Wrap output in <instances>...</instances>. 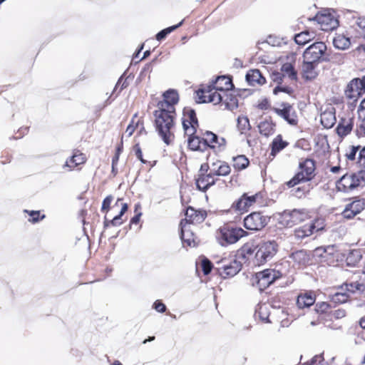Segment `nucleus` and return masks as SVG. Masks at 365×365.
<instances>
[{
    "label": "nucleus",
    "mask_w": 365,
    "mask_h": 365,
    "mask_svg": "<svg viewBox=\"0 0 365 365\" xmlns=\"http://www.w3.org/2000/svg\"><path fill=\"white\" fill-rule=\"evenodd\" d=\"M314 302V295L312 292H309L299 295L297 299V304L299 308L303 309L312 306Z\"/></svg>",
    "instance_id": "obj_28"
},
{
    "label": "nucleus",
    "mask_w": 365,
    "mask_h": 365,
    "mask_svg": "<svg viewBox=\"0 0 365 365\" xmlns=\"http://www.w3.org/2000/svg\"><path fill=\"white\" fill-rule=\"evenodd\" d=\"M347 99L356 102L365 95V76L353 78L347 84L344 91Z\"/></svg>",
    "instance_id": "obj_9"
},
{
    "label": "nucleus",
    "mask_w": 365,
    "mask_h": 365,
    "mask_svg": "<svg viewBox=\"0 0 365 365\" xmlns=\"http://www.w3.org/2000/svg\"><path fill=\"white\" fill-rule=\"evenodd\" d=\"M195 183L199 190L206 191L215 183V179L210 172L207 174L200 173Z\"/></svg>",
    "instance_id": "obj_22"
},
{
    "label": "nucleus",
    "mask_w": 365,
    "mask_h": 365,
    "mask_svg": "<svg viewBox=\"0 0 365 365\" xmlns=\"http://www.w3.org/2000/svg\"><path fill=\"white\" fill-rule=\"evenodd\" d=\"M314 20L320 24L321 29L323 31H331L339 26L338 20L329 9L318 13Z\"/></svg>",
    "instance_id": "obj_13"
},
{
    "label": "nucleus",
    "mask_w": 365,
    "mask_h": 365,
    "mask_svg": "<svg viewBox=\"0 0 365 365\" xmlns=\"http://www.w3.org/2000/svg\"><path fill=\"white\" fill-rule=\"evenodd\" d=\"M237 128L241 133L250 128L249 119L246 116H239L237 118Z\"/></svg>",
    "instance_id": "obj_45"
},
{
    "label": "nucleus",
    "mask_w": 365,
    "mask_h": 365,
    "mask_svg": "<svg viewBox=\"0 0 365 365\" xmlns=\"http://www.w3.org/2000/svg\"><path fill=\"white\" fill-rule=\"evenodd\" d=\"M274 113L285 120L289 124L296 125L298 118L292 106L288 103H282L279 108H274Z\"/></svg>",
    "instance_id": "obj_14"
},
{
    "label": "nucleus",
    "mask_w": 365,
    "mask_h": 365,
    "mask_svg": "<svg viewBox=\"0 0 365 365\" xmlns=\"http://www.w3.org/2000/svg\"><path fill=\"white\" fill-rule=\"evenodd\" d=\"M165 110L159 108L154 112L155 123L156 130L163 140L169 145L174 138L173 128L174 127V119L175 117V108Z\"/></svg>",
    "instance_id": "obj_1"
},
{
    "label": "nucleus",
    "mask_w": 365,
    "mask_h": 365,
    "mask_svg": "<svg viewBox=\"0 0 365 365\" xmlns=\"http://www.w3.org/2000/svg\"><path fill=\"white\" fill-rule=\"evenodd\" d=\"M246 80L250 86L263 85L266 80L257 69L250 70L246 75Z\"/></svg>",
    "instance_id": "obj_27"
},
{
    "label": "nucleus",
    "mask_w": 365,
    "mask_h": 365,
    "mask_svg": "<svg viewBox=\"0 0 365 365\" xmlns=\"http://www.w3.org/2000/svg\"><path fill=\"white\" fill-rule=\"evenodd\" d=\"M281 277L279 272L272 269H267L256 274L252 280L253 284L262 291L272 284L276 279Z\"/></svg>",
    "instance_id": "obj_10"
},
{
    "label": "nucleus",
    "mask_w": 365,
    "mask_h": 365,
    "mask_svg": "<svg viewBox=\"0 0 365 365\" xmlns=\"http://www.w3.org/2000/svg\"><path fill=\"white\" fill-rule=\"evenodd\" d=\"M339 190L349 192L365 187V170L344 175L336 182Z\"/></svg>",
    "instance_id": "obj_2"
},
{
    "label": "nucleus",
    "mask_w": 365,
    "mask_h": 365,
    "mask_svg": "<svg viewBox=\"0 0 365 365\" xmlns=\"http://www.w3.org/2000/svg\"><path fill=\"white\" fill-rule=\"evenodd\" d=\"M222 103L225 104V108L229 110H233L238 106V101L236 96L226 92L225 97Z\"/></svg>",
    "instance_id": "obj_39"
},
{
    "label": "nucleus",
    "mask_w": 365,
    "mask_h": 365,
    "mask_svg": "<svg viewBox=\"0 0 365 365\" xmlns=\"http://www.w3.org/2000/svg\"><path fill=\"white\" fill-rule=\"evenodd\" d=\"M356 162L360 166L365 168V147H361Z\"/></svg>",
    "instance_id": "obj_56"
},
{
    "label": "nucleus",
    "mask_w": 365,
    "mask_h": 365,
    "mask_svg": "<svg viewBox=\"0 0 365 365\" xmlns=\"http://www.w3.org/2000/svg\"><path fill=\"white\" fill-rule=\"evenodd\" d=\"M164 100L158 103L159 108H165V110H169L170 107L172 108H175V106L178 103L179 97L178 93L175 90H168L163 94Z\"/></svg>",
    "instance_id": "obj_17"
},
{
    "label": "nucleus",
    "mask_w": 365,
    "mask_h": 365,
    "mask_svg": "<svg viewBox=\"0 0 365 365\" xmlns=\"http://www.w3.org/2000/svg\"><path fill=\"white\" fill-rule=\"evenodd\" d=\"M134 150H135V155L136 157L143 163H145V161L143 160V155H142V151H141V149L139 147L138 145H135V147H134Z\"/></svg>",
    "instance_id": "obj_63"
},
{
    "label": "nucleus",
    "mask_w": 365,
    "mask_h": 365,
    "mask_svg": "<svg viewBox=\"0 0 365 365\" xmlns=\"http://www.w3.org/2000/svg\"><path fill=\"white\" fill-rule=\"evenodd\" d=\"M202 269L205 274H208L212 269V265L210 261L207 259H204L201 262Z\"/></svg>",
    "instance_id": "obj_54"
},
{
    "label": "nucleus",
    "mask_w": 365,
    "mask_h": 365,
    "mask_svg": "<svg viewBox=\"0 0 365 365\" xmlns=\"http://www.w3.org/2000/svg\"><path fill=\"white\" fill-rule=\"evenodd\" d=\"M365 209V201L364 200H354L345 205L341 215L344 219L351 220L361 213Z\"/></svg>",
    "instance_id": "obj_15"
},
{
    "label": "nucleus",
    "mask_w": 365,
    "mask_h": 365,
    "mask_svg": "<svg viewBox=\"0 0 365 365\" xmlns=\"http://www.w3.org/2000/svg\"><path fill=\"white\" fill-rule=\"evenodd\" d=\"M361 146L360 145H352L351 146L349 150H347L346 153V156L348 160H356V156L358 155L359 150H360Z\"/></svg>",
    "instance_id": "obj_48"
},
{
    "label": "nucleus",
    "mask_w": 365,
    "mask_h": 365,
    "mask_svg": "<svg viewBox=\"0 0 365 365\" xmlns=\"http://www.w3.org/2000/svg\"><path fill=\"white\" fill-rule=\"evenodd\" d=\"M287 145V143L282 140L280 135H277L272 141V152H279Z\"/></svg>",
    "instance_id": "obj_44"
},
{
    "label": "nucleus",
    "mask_w": 365,
    "mask_h": 365,
    "mask_svg": "<svg viewBox=\"0 0 365 365\" xmlns=\"http://www.w3.org/2000/svg\"><path fill=\"white\" fill-rule=\"evenodd\" d=\"M318 63L312 61H304L302 66V73L304 78L307 80H312L315 78L317 75V67Z\"/></svg>",
    "instance_id": "obj_25"
},
{
    "label": "nucleus",
    "mask_w": 365,
    "mask_h": 365,
    "mask_svg": "<svg viewBox=\"0 0 365 365\" xmlns=\"http://www.w3.org/2000/svg\"><path fill=\"white\" fill-rule=\"evenodd\" d=\"M180 225L181 228L180 237L182 241L184 243H187L189 246H195L197 245L195 241L196 237L192 232V225L187 222H184V220H181Z\"/></svg>",
    "instance_id": "obj_16"
},
{
    "label": "nucleus",
    "mask_w": 365,
    "mask_h": 365,
    "mask_svg": "<svg viewBox=\"0 0 365 365\" xmlns=\"http://www.w3.org/2000/svg\"><path fill=\"white\" fill-rule=\"evenodd\" d=\"M112 200H113V197L111 195L107 196L103 200V203H102V207H101V210L103 212H104V211L107 212L109 210Z\"/></svg>",
    "instance_id": "obj_59"
},
{
    "label": "nucleus",
    "mask_w": 365,
    "mask_h": 365,
    "mask_svg": "<svg viewBox=\"0 0 365 365\" xmlns=\"http://www.w3.org/2000/svg\"><path fill=\"white\" fill-rule=\"evenodd\" d=\"M322 360V356L320 355H316L314 356L310 361L304 362V364L305 365H315L317 361L321 363Z\"/></svg>",
    "instance_id": "obj_62"
},
{
    "label": "nucleus",
    "mask_w": 365,
    "mask_h": 365,
    "mask_svg": "<svg viewBox=\"0 0 365 365\" xmlns=\"http://www.w3.org/2000/svg\"><path fill=\"white\" fill-rule=\"evenodd\" d=\"M309 226L314 233V232L322 230L324 229V224L322 220L317 219L315 220L314 222L309 223Z\"/></svg>",
    "instance_id": "obj_49"
},
{
    "label": "nucleus",
    "mask_w": 365,
    "mask_h": 365,
    "mask_svg": "<svg viewBox=\"0 0 365 365\" xmlns=\"http://www.w3.org/2000/svg\"><path fill=\"white\" fill-rule=\"evenodd\" d=\"M309 217V213L305 209H294L292 211L285 210L280 215L279 223L284 227H292Z\"/></svg>",
    "instance_id": "obj_6"
},
{
    "label": "nucleus",
    "mask_w": 365,
    "mask_h": 365,
    "mask_svg": "<svg viewBox=\"0 0 365 365\" xmlns=\"http://www.w3.org/2000/svg\"><path fill=\"white\" fill-rule=\"evenodd\" d=\"M357 113L359 119L365 121V97L361 100Z\"/></svg>",
    "instance_id": "obj_53"
},
{
    "label": "nucleus",
    "mask_w": 365,
    "mask_h": 365,
    "mask_svg": "<svg viewBox=\"0 0 365 365\" xmlns=\"http://www.w3.org/2000/svg\"><path fill=\"white\" fill-rule=\"evenodd\" d=\"M348 298L349 295L346 293L344 294L339 292H336L333 297L334 301L339 303L346 302Z\"/></svg>",
    "instance_id": "obj_55"
},
{
    "label": "nucleus",
    "mask_w": 365,
    "mask_h": 365,
    "mask_svg": "<svg viewBox=\"0 0 365 365\" xmlns=\"http://www.w3.org/2000/svg\"><path fill=\"white\" fill-rule=\"evenodd\" d=\"M86 156L83 153L76 151L73 153L69 160L66 163V166L69 167L71 170L76 166L83 164L86 162Z\"/></svg>",
    "instance_id": "obj_30"
},
{
    "label": "nucleus",
    "mask_w": 365,
    "mask_h": 365,
    "mask_svg": "<svg viewBox=\"0 0 365 365\" xmlns=\"http://www.w3.org/2000/svg\"><path fill=\"white\" fill-rule=\"evenodd\" d=\"M267 306L266 304L260 305L258 309V315L261 320L264 322H269L268 315H267L266 311Z\"/></svg>",
    "instance_id": "obj_50"
},
{
    "label": "nucleus",
    "mask_w": 365,
    "mask_h": 365,
    "mask_svg": "<svg viewBox=\"0 0 365 365\" xmlns=\"http://www.w3.org/2000/svg\"><path fill=\"white\" fill-rule=\"evenodd\" d=\"M361 120V123L359 125L358 129L356 130L358 135H365V121L363 120Z\"/></svg>",
    "instance_id": "obj_64"
},
{
    "label": "nucleus",
    "mask_w": 365,
    "mask_h": 365,
    "mask_svg": "<svg viewBox=\"0 0 365 365\" xmlns=\"http://www.w3.org/2000/svg\"><path fill=\"white\" fill-rule=\"evenodd\" d=\"M300 171L287 182L289 187L312 180L314 177L315 163L312 159H306L299 163Z\"/></svg>",
    "instance_id": "obj_3"
},
{
    "label": "nucleus",
    "mask_w": 365,
    "mask_h": 365,
    "mask_svg": "<svg viewBox=\"0 0 365 365\" xmlns=\"http://www.w3.org/2000/svg\"><path fill=\"white\" fill-rule=\"evenodd\" d=\"M187 144L189 148L192 150L203 151L204 150H205V142L203 141V138H201L197 135L188 138Z\"/></svg>",
    "instance_id": "obj_31"
},
{
    "label": "nucleus",
    "mask_w": 365,
    "mask_h": 365,
    "mask_svg": "<svg viewBox=\"0 0 365 365\" xmlns=\"http://www.w3.org/2000/svg\"><path fill=\"white\" fill-rule=\"evenodd\" d=\"M291 259L298 266L304 265L308 262V256L304 250H299L292 253L290 256Z\"/></svg>",
    "instance_id": "obj_33"
},
{
    "label": "nucleus",
    "mask_w": 365,
    "mask_h": 365,
    "mask_svg": "<svg viewBox=\"0 0 365 365\" xmlns=\"http://www.w3.org/2000/svg\"><path fill=\"white\" fill-rule=\"evenodd\" d=\"M319 251H323V253L325 254L327 257L328 255H333L335 251V247L334 245L328 246L326 247H319L315 249L314 252L318 253Z\"/></svg>",
    "instance_id": "obj_51"
},
{
    "label": "nucleus",
    "mask_w": 365,
    "mask_h": 365,
    "mask_svg": "<svg viewBox=\"0 0 365 365\" xmlns=\"http://www.w3.org/2000/svg\"><path fill=\"white\" fill-rule=\"evenodd\" d=\"M232 161L234 168L238 170L246 168L250 163L249 160L243 155L234 157L232 158Z\"/></svg>",
    "instance_id": "obj_37"
},
{
    "label": "nucleus",
    "mask_w": 365,
    "mask_h": 365,
    "mask_svg": "<svg viewBox=\"0 0 365 365\" xmlns=\"http://www.w3.org/2000/svg\"><path fill=\"white\" fill-rule=\"evenodd\" d=\"M274 127L275 125L269 119H265L261 121L258 125L259 133L266 137L274 133Z\"/></svg>",
    "instance_id": "obj_29"
},
{
    "label": "nucleus",
    "mask_w": 365,
    "mask_h": 365,
    "mask_svg": "<svg viewBox=\"0 0 365 365\" xmlns=\"http://www.w3.org/2000/svg\"><path fill=\"white\" fill-rule=\"evenodd\" d=\"M259 198H261L259 193H256L250 196L247 195V194H244L236 202L235 207L240 211L247 210L250 207L253 205Z\"/></svg>",
    "instance_id": "obj_19"
},
{
    "label": "nucleus",
    "mask_w": 365,
    "mask_h": 365,
    "mask_svg": "<svg viewBox=\"0 0 365 365\" xmlns=\"http://www.w3.org/2000/svg\"><path fill=\"white\" fill-rule=\"evenodd\" d=\"M182 127L185 130V133L186 135L188 136V138L194 137L195 133H196V129L198 126V125H193L190 123H187V121H182Z\"/></svg>",
    "instance_id": "obj_47"
},
{
    "label": "nucleus",
    "mask_w": 365,
    "mask_h": 365,
    "mask_svg": "<svg viewBox=\"0 0 365 365\" xmlns=\"http://www.w3.org/2000/svg\"><path fill=\"white\" fill-rule=\"evenodd\" d=\"M310 190V186H302L299 187L296 189L294 195L297 197H302L303 195H304L306 193H308Z\"/></svg>",
    "instance_id": "obj_58"
},
{
    "label": "nucleus",
    "mask_w": 365,
    "mask_h": 365,
    "mask_svg": "<svg viewBox=\"0 0 365 365\" xmlns=\"http://www.w3.org/2000/svg\"><path fill=\"white\" fill-rule=\"evenodd\" d=\"M210 85L224 94H226V92H228L233 87L232 79L225 76L217 77Z\"/></svg>",
    "instance_id": "obj_24"
},
{
    "label": "nucleus",
    "mask_w": 365,
    "mask_h": 365,
    "mask_svg": "<svg viewBox=\"0 0 365 365\" xmlns=\"http://www.w3.org/2000/svg\"><path fill=\"white\" fill-rule=\"evenodd\" d=\"M333 44L338 49L345 50L350 46L351 42L349 38L339 34L334 38Z\"/></svg>",
    "instance_id": "obj_32"
},
{
    "label": "nucleus",
    "mask_w": 365,
    "mask_h": 365,
    "mask_svg": "<svg viewBox=\"0 0 365 365\" xmlns=\"http://www.w3.org/2000/svg\"><path fill=\"white\" fill-rule=\"evenodd\" d=\"M329 309V304L327 302H319L316 304L315 310L318 313L326 312Z\"/></svg>",
    "instance_id": "obj_57"
},
{
    "label": "nucleus",
    "mask_w": 365,
    "mask_h": 365,
    "mask_svg": "<svg viewBox=\"0 0 365 365\" xmlns=\"http://www.w3.org/2000/svg\"><path fill=\"white\" fill-rule=\"evenodd\" d=\"M269 222L267 217L261 212H255L244 219V227L249 230L258 231L264 227Z\"/></svg>",
    "instance_id": "obj_12"
},
{
    "label": "nucleus",
    "mask_w": 365,
    "mask_h": 365,
    "mask_svg": "<svg viewBox=\"0 0 365 365\" xmlns=\"http://www.w3.org/2000/svg\"><path fill=\"white\" fill-rule=\"evenodd\" d=\"M320 121L325 128H331L336 123L335 108L332 106L325 109L320 115Z\"/></svg>",
    "instance_id": "obj_21"
},
{
    "label": "nucleus",
    "mask_w": 365,
    "mask_h": 365,
    "mask_svg": "<svg viewBox=\"0 0 365 365\" xmlns=\"http://www.w3.org/2000/svg\"><path fill=\"white\" fill-rule=\"evenodd\" d=\"M242 264L235 256L223 258L217 262V269L219 274L223 278L232 277L236 275L241 269Z\"/></svg>",
    "instance_id": "obj_4"
},
{
    "label": "nucleus",
    "mask_w": 365,
    "mask_h": 365,
    "mask_svg": "<svg viewBox=\"0 0 365 365\" xmlns=\"http://www.w3.org/2000/svg\"><path fill=\"white\" fill-rule=\"evenodd\" d=\"M247 232L240 227L233 226H224L221 227L217 234V238L222 246L234 244L240 238L245 236Z\"/></svg>",
    "instance_id": "obj_5"
},
{
    "label": "nucleus",
    "mask_w": 365,
    "mask_h": 365,
    "mask_svg": "<svg viewBox=\"0 0 365 365\" xmlns=\"http://www.w3.org/2000/svg\"><path fill=\"white\" fill-rule=\"evenodd\" d=\"M154 308L158 312H164L166 309V307H165V305L160 302V301H156L155 303H154Z\"/></svg>",
    "instance_id": "obj_60"
},
{
    "label": "nucleus",
    "mask_w": 365,
    "mask_h": 365,
    "mask_svg": "<svg viewBox=\"0 0 365 365\" xmlns=\"http://www.w3.org/2000/svg\"><path fill=\"white\" fill-rule=\"evenodd\" d=\"M183 21H180L178 24L170 26L168 28H166L162 31H160L157 35H156V39L158 41H161L164 39L168 34L171 33L172 31H175L176 29L180 27L182 24Z\"/></svg>",
    "instance_id": "obj_46"
},
{
    "label": "nucleus",
    "mask_w": 365,
    "mask_h": 365,
    "mask_svg": "<svg viewBox=\"0 0 365 365\" xmlns=\"http://www.w3.org/2000/svg\"><path fill=\"white\" fill-rule=\"evenodd\" d=\"M197 103H212L215 105L222 103L225 94L214 88L211 85L203 86L197 91Z\"/></svg>",
    "instance_id": "obj_7"
},
{
    "label": "nucleus",
    "mask_w": 365,
    "mask_h": 365,
    "mask_svg": "<svg viewBox=\"0 0 365 365\" xmlns=\"http://www.w3.org/2000/svg\"><path fill=\"white\" fill-rule=\"evenodd\" d=\"M203 141L205 142V149L207 146L215 148V143L217 140V135L212 132L206 131L204 134Z\"/></svg>",
    "instance_id": "obj_42"
},
{
    "label": "nucleus",
    "mask_w": 365,
    "mask_h": 365,
    "mask_svg": "<svg viewBox=\"0 0 365 365\" xmlns=\"http://www.w3.org/2000/svg\"><path fill=\"white\" fill-rule=\"evenodd\" d=\"M137 118V113H135L132 120L130 123L128 125V126L126 128L125 133H128V135L130 137L133 135V132L135 131V128H138L140 127V132L141 133L142 130L144 129L143 128V123L141 120L138 119L135 121V118Z\"/></svg>",
    "instance_id": "obj_36"
},
{
    "label": "nucleus",
    "mask_w": 365,
    "mask_h": 365,
    "mask_svg": "<svg viewBox=\"0 0 365 365\" xmlns=\"http://www.w3.org/2000/svg\"><path fill=\"white\" fill-rule=\"evenodd\" d=\"M354 118L345 117L342 118L337 127L336 133L340 137H345L351 133L354 127Z\"/></svg>",
    "instance_id": "obj_23"
},
{
    "label": "nucleus",
    "mask_w": 365,
    "mask_h": 365,
    "mask_svg": "<svg viewBox=\"0 0 365 365\" xmlns=\"http://www.w3.org/2000/svg\"><path fill=\"white\" fill-rule=\"evenodd\" d=\"M120 86V91H122L124 88L128 86V83H126V80H123L122 77H120L115 87V90L118 89V88Z\"/></svg>",
    "instance_id": "obj_61"
},
{
    "label": "nucleus",
    "mask_w": 365,
    "mask_h": 365,
    "mask_svg": "<svg viewBox=\"0 0 365 365\" xmlns=\"http://www.w3.org/2000/svg\"><path fill=\"white\" fill-rule=\"evenodd\" d=\"M128 210V205L127 203H122L121 204V210L120 211V213L115 216L113 220L110 221H105V226H108L110 224L113 226H118L120 225L123 223V220H121V217L123 215V214L127 211Z\"/></svg>",
    "instance_id": "obj_38"
},
{
    "label": "nucleus",
    "mask_w": 365,
    "mask_h": 365,
    "mask_svg": "<svg viewBox=\"0 0 365 365\" xmlns=\"http://www.w3.org/2000/svg\"><path fill=\"white\" fill-rule=\"evenodd\" d=\"M313 38V34L308 31H302L294 36L295 42L299 45H304Z\"/></svg>",
    "instance_id": "obj_41"
},
{
    "label": "nucleus",
    "mask_w": 365,
    "mask_h": 365,
    "mask_svg": "<svg viewBox=\"0 0 365 365\" xmlns=\"http://www.w3.org/2000/svg\"><path fill=\"white\" fill-rule=\"evenodd\" d=\"M231 168L229 165L221 160H217L210 164V173L215 176H226L230 173Z\"/></svg>",
    "instance_id": "obj_20"
},
{
    "label": "nucleus",
    "mask_w": 365,
    "mask_h": 365,
    "mask_svg": "<svg viewBox=\"0 0 365 365\" xmlns=\"http://www.w3.org/2000/svg\"><path fill=\"white\" fill-rule=\"evenodd\" d=\"M324 61L341 65L344 63L345 55L339 52H334L329 54L326 53V58H324Z\"/></svg>",
    "instance_id": "obj_35"
},
{
    "label": "nucleus",
    "mask_w": 365,
    "mask_h": 365,
    "mask_svg": "<svg viewBox=\"0 0 365 365\" xmlns=\"http://www.w3.org/2000/svg\"><path fill=\"white\" fill-rule=\"evenodd\" d=\"M313 234L309 224L300 226L294 230V237L298 240H302L309 237Z\"/></svg>",
    "instance_id": "obj_34"
},
{
    "label": "nucleus",
    "mask_w": 365,
    "mask_h": 365,
    "mask_svg": "<svg viewBox=\"0 0 365 365\" xmlns=\"http://www.w3.org/2000/svg\"><path fill=\"white\" fill-rule=\"evenodd\" d=\"M319 251H323V253L325 254L327 257L328 255H333L335 251V247L334 245L328 246L326 247H319L315 249L314 252L318 253Z\"/></svg>",
    "instance_id": "obj_52"
},
{
    "label": "nucleus",
    "mask_w": 365,
    "mask_h": 365,
    "mask_svg": "<svg viewBox=\"0 0 365 365\" xmlns=\"http://www.w3.org/2000/svg\"><path fill=\"white\" fill-rule=\"evenodd\" d=\"M327 46L323 42H316L309 46L304 52L303 58L304 61L319 63L324 61L326 58Z\"/></svg>",
    "instance_id": "obj_11"
},
{
    "label": "nucleus",
    "mask_w": 365,
    "mask_h": 365,
    "mask_svg": "<svg viewBox=\"0 0 365 365\" xmlns=\"http://www.w3.org/2000/svg\"><path fill=\"white\" fill-rule=\"evenodd\" d=\"M207 214L205 211L195 210L192 207H188L185 212V219L183 220L190 225H193L203 222Z\"/></svg>",
    "instance_id": "obj_18"
},
{
    "label": "nucleus",
    "mask_w": 365,
    "mask_h": 365,
    "mask_svg": "<svg viewBox=\"0 0 365 365\" xmlns=\"http://www.w3.org/2000/svg\"><path fill=\"white\" fill-rule=\"evenodd\" d=\"M257 248L255 259L258 265L270 260L277 252V245L274 241L262 242Z\"/></svg>",
    "instance_id": "obj_8"
},
{
    "label": "nucleus",
    "mask_w": 365,
    "mask_h": 365,
    "mask_svg": "<svg viewBox=\"0 0 365 365\" xmlns=\"http://www.w3.org/2000/svg\"><path fill=\"white\" fill-rule=\"evenodd\" d=\"M346 289L352 294H362L365 292V279L351 281L345 283Z\"/></svg>",
    "instance_id": "obj_26"
},
{
    "label": "nucleus",
    "mask_w": 365,
    "mask_h": 365,
    "mask_svg": "<svg viewBox=\"0 0 365 365\" xmlns=\"http://www.w3.org/2000/svg\"><path fill=\"white\" fill-rule=\"evenodd\" d=\"M282 71L284 76H288L292 80L297 78V72L294 70L293 65L290 63H286L282 65Z\"/></svg>",
    "instance_id": "obj_43"
},
{
    "label": "nucleus",
    "mask_w": 365,
    "mask_h": 365,
    "mask_svg": "<svg viewBox=\"0 0 365 365\" xmlns=\"http://www.w3.org/2000/svg\"><path fill=\"white\" fill-rule=\"evenodd\" d=\"M182 121H187L191 124L198 125V121L194 110L187 108L184 109Z\"/></svg>",
    "instance_id": "obj_40"
}]
</instances>
